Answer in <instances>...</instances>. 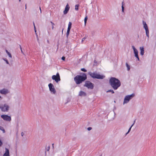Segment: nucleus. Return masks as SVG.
<instances>
[{"label":"nucleus","mask_w":156,"mask_h":156,"mask_svg":"<svg viewBox=\"0 0 156 156\" xmlns=\"http://www.w3.org/2000/svg\"><path fill=\"white\" fill-rule=\"evenodd\" d=\"M87 76L84 73H81L80 75H77L74 78V80L76 84H79L84 82L87 79Z\"/></svg>","instance_id":"1"},{"label":"nucleus","mask_w":156,"mask_h":156,"mask_svg":"<svg viewBox=\"0 0 156 156\" xmlns=\"http://www.w3.org/2000/svg\"><path fill=\"white\" fill-rule=\"evenodd\" d=\"M109 83L114 90H116L121 85L120 81L115 77H111L109 80Z\"/></svg>","instance_id":"2"},{"label":"nucleus","mask_w":156,"mask_h":156,"mask_svg":"<svg viewBox=\"0 0 156 156\" xmlns=\"http://www.w3.org/2000/svg\"><path fill=\"white\" fill-rule=\"evenodd\" d=\"M88 74L93 78L98 79H103L105 77V76L102 75H100L96 72L91 73L90 72Z\"/></svg>","instance_id":"3"},{"label":"nucleus","mask_w":156,"mask_h":156,"mask_svg":"<svg viewBox=\"0 0 156 156\" xmlns=\"http://www.w3.org/2000/svg\"><path fill=\"white\" fill-rule=\"evenodd\" d=\"M9 108V106L6 104L4 105L0 104V109L3 112H8Z\"/></svg>","instance_id":"4"},{"label":"nucleus","mask_w":156,"mask_h":156,"mask_svg":"<svg viewBox=\"0 0 156 156\" xmlns=\"http://www.w3.org/2000/svg\"><path fill=\"white\" fill-rule=\"evenodd\" d=\"M52 79L54 80L56 83H58L60 80V76L58 73H56V75H54L52 76Z\"/></svg>","instance_id":"5"},{"label":"nucleus","mask_w":156,"mask_h":156,"mask_svg":"<svg viewBox=\"0 0 156 156\" xmlns=\"http://www.w3.org/2000/svg\"><path fill=\"white\" fill-rule=\"evenodd\" d=\"M134 96V94H132L130 95L126 96L124 98L123 103L125 104L127 103L129 100Z\"/></svg>","instance_id":"6"},{"label":"nucleus","mask_w":156,"mask_h":156,"mask_svg":"<svg viewBox=\"0 0 156 156\" xmlns=\"http://www.w3.org/2000/svg\"><path fill=\"white\" fill-rule=\"evenodd\" d=\"M84 86L88 88H90V89H92L94 87L93 84L89 81H86Z\"/></svg>","instance_id":"7"},{"label":"nucleus","mask_w":156,"mask_h":156,"mask_svg":"<svg viewBox=\"0 0 156 156\" xmlns=\"http://www.w3.org/2000/svg\"><path fill=\"white\" fill-rule=\"evenodd\" d=\"M48 87L50 91L53 94H55L56 93V91L53 84L51 83H49L48 84Z\"/></svg>","instance_id":"8"},{"label":"nucleus","mask_w":156,"mask_h":156,"mask_svg":"<svg viewBox=\"0 0 156 156\" xmlns=\"http://www.w3.org/2000/svg\"><path fill=\"white\" fill-rule=\"evenodd\" d=\"M1 118L4 120L7 121H10L11 120V118L10 116L7 115H3L1 116Z\"/></svg>","instance_id":"9"},{"label":"nucleus","mask_w":156,"mask_h":156,"mask_svg":"<svg viewBox=\"0 0 156 156\" xmlns=\"http://www.w3.org/2000/svg\"><path fill=\"white\" fill-rule=\"evenodd\" d=\"M132 48L133 49L134 53L135 54V56L137 58L138 60H139V58L138 55V51L135 48L134 46H133Z\"/></svg>","instance_id":"10"},{"label":"nucleus","mask_w":156,"mask_h":156,"mask_svg":"<svg viewBox=\"0 0 156 156\" xmlns=\"http://www.w3.org/2000/svg\"><path fill=\"white\" fill-rule=\"evenodd\" d=\"M8 90L6 89H3L0 90V93L2 94L6 95L9 93Z\"/></svg>","instance_id":"11"},{"label":"nucleus","mask_w":156,"mask_h":156,"mask_svg":"<svg viewBox=\"0 0 156 156\" xmlns=\"http://www.w3.org/2000/svg\"><path fill=\"white\" fill-rule=\"evenodd\" d=\"M69 9V7L68 4H67L65 8V9L64 11V13L65 14H67Z\"/></svg>","instance_id":"12"},{"label":"nucleus","mask_w":156,"mask_h":156,"mask_svg":"<svg viewBox=\"0 0 156 156\" xmlns=\"http://www.w3.org/2000/svg\"><path fill=\"white\" fill-rule=\"evenodd\" d=\"M5 152L3 156H9V151L8 149L5 148Z\"/></svg>","instance_id":"13"},{"label":"nucleus","mask_w":156,"mask_h":156,"mask_svg":"<svg viewBox=\"0 0 156 156\" xmlns=\"http://www.w3.org/2000/svg\"><path fill=\"white\" fill-rule=\"evenodd\" d=\"M140 54L143 55L144 54V48L143 47H140Z\"/></svg>","instance_id":"14"},{"label":"nucleus","mask_w":156,"mask_h":156,"mask_svg":"<svg viewBox=\"0 0 156 156\" xmlns=\"http://www.w3.org/2000/svg\"><path fill=\"white\" fill-rule=\"evenodd\" d=\"M143 23L144 25V27L145 30L148 29V27L146 23L144 21H143Z\"/></svg>","instance_id":"15"},{"label":"nucleus","mask_w":156,"mask_h":156,"mask_svg":"<svg viewBox=\"0 0 156 156\" xmlns=\"http://www.w3.org/2000/svg\"><path fill=\"white\" fill-rule=\"evenodd\" d=\"M79 95L80 96H85L86 95V94L84 92L80 91V92Z\"/></svg>","instance_id":"16"},{"label":"nucleus","mask_w":156,"mask_h":156,"mask_svg":"<svg viewBox=\"0 0 156 156\" xmlns=\"http://www.w3.org/2000/svg\"><path fill=\"white\" fill-rule=\"evenodd\" d=\"M145 30V31H146V36L148 37H149V31L148 29H146Z\"/></svg>","instance_id":"17"},{"label":"nucleus","mask_w":156,"mask_h":156,"mask_svg":"<svg viewBox=\"0 0 156 156\" xmlns=\"http://www.w3.org/2000/svg\"><path fill=\"white\" fill-rule=\"evenodd\" d=\"M135 120H134V122L132 124V125L131 126H130V128H129V130L128 131V132L126 134L128 133L131 130V128L133 126V125H134L135 123Z\"/></svg>","instance_id":"18"},{"label":"nucleus","mask_w":156,"mask_h":156,"mask_svg":"<svg viewBox=\"0 0 156 156\" xmlns=\"http://www.w3.org/2000/svg\"><path fill=\"white\" fill-rule=\"evenodd\" d=\"M70 29H71L68 28L67 31L66 32V35L67 36H68L69 34V31L70 30Z\"/></svg>","instance_id":"19"},{"label":"nucleus","mask_w":156,"mask_h":156,"mask_svg":"<svg viewBox=\"0 0 156 156\" xmlns=\"http://www.w3.org/2000/svg\"><path fill=\"white\" fill-rule=\"evenodd\" d=\"M71 26H72V23L69 22V23L68 24V28H70L71 29Z\"/></svg>","instance_id":"20"},{"label":"nucleus","mask_w":156,"mask_h":156,"mask_svg":"<svg viewBox=\"0 0 156 156\" xmlns=\"http://www.w3.org/2000/svg\"><path fill=\"white\" fill-rule=\"evenodd\" d=\"M126 65L127 68L128 70H129L130 69V67L129 65L127 63H126Z\"/></svg>","instance_id":"21"},{"label":"nucleus","mask_w":156,"mask_h":156,"mask_svg":"<svg viewBox=\"0 0 156 156\" xmlns=\"http://www.w3.org/2000/svg\"><path fill=\"white\" fill-rule=\"evenodd\" d=\"M0 129L3 131V133H5V130L3 127L0 126Z\"/></svg>","instance_id":"22"},{"label":"nucleus","mask_w":156,"mask_h":156,"mask_svg":"<svg viewBox=\"0 0 156 156\" xmlns=\"http://www.w3.org/2000/svg\"><path fill=\"white\" fill-rule=\"evenodd\" d=\"M79 5H76L75 6V9L77 10L78 9Z\"/></svg>","instance_id":"23"},{"label":"nucleus","mask_w":156,"mask_h":156,"mask_svg":"<svg viewBox=\"0 0 156 156\" xmlns=\"http://www.w3.org/2000/svg\"><path fill=\"white\" fill-rule=\"evenodd\" d=\"M87 19V16H86L85 17V18H84V23H85V24H86V23Z\"/></svg>","instance_id":"24"},{"label":"nucleus","mask_w":156,"mask_h":156,"mask_svg":"<svg viewBox=\"0 0 156 156\" xmlns=\"http://www.w3.org/2000/svg\"><path fill=\"white\" fill-rule=\"evenodd\" d=\"M107 92H112V94H113L114 93V91L112 90H108L107 91Z\"/></svg>","instance_id":"25"},{"label":"nucleus","mask_w":156,"mask_h":156,"mask_svg":"<svg viewBox=\"0 0 156 156\" xmlns=\"http://www.w3.org/2000/svg\"><path fill=\"white\" fill-rule=\"evenodd\" d=\"M81 70L82 71L84 72H86L87 71V70H86L84 68H81Z\"/></svg>","instance_id":"26"},{"label":"nucleus","mask_w":156,"mask_h":156,"mask_svg":"<svg viewBox=\"0 0 156 156\" xmlns=\"http://www.w3.org/2000/svg\"><path fill=\"white\" fill-rule=\"evenodd\" d=\"M7 54L9 56V57L12 58L11 55L9 52H8V53H7Z\"/></svg>","instance_id":"27"},{"label":"nucleus","mask_w":156,"mask_h":156,"mask_svg":"<svg viewBox=\"0 0 156 156\" xmlns=\"http://www.w3.org/2000/svg\"><path fill=\"white\" fill-rule=\"evenodd\" d=\"M122 11L123 12L124 11V7L123 6V4H122Z\"/></svg>","instance_id":"28"},{"label":"nucleus","mask_w":156,"mask_h":156,"mask_svg":"<svg viewBox=\"0 0 156 156\" xmlns=\"http://www.w3.org/2000/svg\"><path fill=\"white\" fill-rule=\"evenodd\" d=\"M92 129V128L91 127H88L87 128V129L88 130H91Z\"/></svg>","instance_id":"29"},{"label":"nucleus","mask_w":156,"mask_h":156,"mask_svg":"<svg viewBox=\"0 0 156 156\" xmlns=\"http://www.w3.org/2000/svg\"><path fill=\"white\" fill-rule=\"evenodd\" d=\"M4 60H5V61H6V63L7 64H9V62L7 60H5V59H4Z\"/></svg>","instance_id":"30"},{"label":"nucleus","mask_w":156,"mask_h":156,"mask_svg":"<svg viewBox=\"0 0 156 156\" xmlns=\"http://www.w3.org/2000/svg\"><path fill=\"white\" fill-rule=\"evenodd\" d=\"M65 57H64V56L62 57V60H65Z\"/></svg>","instance_id":"31"},{"label":"nucleus","mask_w":156,"mask_h":156,"mask_svg":"<svg viewBox=\"0 0 156 156\" xmlns=\"http://www.w3.org/2000/svg\"><path fill=\"white\" fill-rule=\"evenodd\" d=\"M20 50H21V51L22 53H23V51H22V48H21V47L20 45Z\"/></svg>","instance_id":"32"},{"label":"nucleus","mask_w":156,"mask_h":156,"mask_svg":"<svg viewBox=\"0 0 156 156\" xmlns=\"http://www.w3.org/2000/svg\"><path fill=\"white\" fill-rule=\"evenodd\" d=\"M85 39H86V38L85 37H84V38H83L82 40V41L83 42V41H84Z\"/></svg>","instance_id":"33"},{"label":"nucleus","mask_w":156,"mask_h":156,"mask_svg":"<svg viewBox=\"0 0 156 156\" xmlns=\"http://www.w3.org/2000/svg\"><path fill=\"white\" fill-rule=\"evenodd\" d=\"M2 143L1 140H0V147L2 146Z\"/></svg>","instance_id":"34"},{"label":"nucleus","mask_w":156,"mask_h":156,"mask_svg":"<svg viewBox=\"0 0 156 156\" xmlns=\"http://www.w3.org/2000/svg\"><path fill=\"white\" fill-rule=\"evenodd\" d=\"M51 24H52V26H54V23H53L51 21Z\"/></svg>","instance_id":"35"},{"label":"nucleus","mask_w":156,"mask_h":156,"mask_svg":"<svg viewBox=\"0 0 156 156\" xmlns=\"http://www.w3.org/2000/svg\"><path fill=\"white\" fill-rule=\"evenodd\" d=\"M34 28H35V32H36V30H35V26L34 23Z\"/></svg>","instance_id":"36"},{"label":"nucleus","mask_w":156,"mask_h":156,"mask_svg":"<svg viewBox=\"0 0 156 156\" xmlns=\"http://www.w3.org/2000/svg\"><path fill=\"white\" fill-rule=\"evenodd\" d=\"M21 136H23V132H22L21 133Z\"/></svg>","instance_id":"37"},{"label":"nucleus","mask_w":156,"mask_h":156,"mask_svg":"<svg viewBox=\"0 0 156 156\" xmlns=\"http://www.w3.org/2000/svg\"><path fill=\"white\" fill-rule=\"evenodd\" d=\"M39 8H40V12H41V8L40 7Z\"/></svg>","instance_id":"38"},{"label":"nucleus","mask_w":156,"mask_h":156,"mask_svg":"<svg viewBox=\"0 0 156 156\" xmlns=\"http://www.w3.org/2000/svg\"><path fill=\"white\" fill-rule=\"evenodd\" d=\"M5 51L7 54L8 53V52H9L7 50H6Z\"/></svg>","instance_id":"39"},{"label":"nucleus","mask_w":156,"mask_h":156,"mask_svg":"<svg viewBox=\"0 0 156 156\" xmlns=\"http://www.w3.org/2000/svg\"><path fill=\"white\" fill-rule=\"evenodd\" d=\"M5 51L7 54L8 53V52H9L7 50H6Z\"/></svg>","instance_id":"40"},{"label":"nucleus","mask_w":156,"mask_h":156,"mask_svg":"<svg viewBox=\"0 0 156 156\" xmlns=\"http://www.w3.org/2000/svg\"><path fill=\"white\" fill-rule=\"evenodd\" d=\"M54 26H52V29H54Z\"/></svg>","instance_id":"41"},{"label":"nucleus","mask_w":156,"mask_h":156,"mask_svg":"<svg viewBox=\"0 0 156 156\" xmlns=\"http://www.w3.org/2000/svg\"><path fill=\"white\" fill-rule=\"evenodd\" d=\"M2 99V97H1V96H0V99Z\"/></svg>","instance_id":"42"},{"label":"nucleus","mask_w":156,"mask_h":156,"mask_svg":"<svg viewBox=\"0 0 156 156\" xmlns=\"http://www.w3.org/2000/svg\"><path fill=\"white\" fill-rule=\"evenodd\" d=\"M25 8L26 9V7Z\"/></svg>","instance_id":"43"},{"label":"nucleus","mask_w":156,"mask_h":156,"mask_svg":"<svg viewBox=\"0 0 156 156\" xmlns=\"http://www.w3.org/2000/svg\"><path fill=\"white\" fill-rule=\"evenodd\" d=\"M63 29H62V32H63Z\"/></svg>","instance_id":"44"},{"label":"nucleus","mask_w":156,"mask_h":156,"mask_svg":"<svg viewBox=\"0 0 156 156\" xmlns=\"http://www.w3.org/2000/svg\"><path fill=\"white\" fill-rule=\"evenodd\" d=\"M48 43H49V41H48Z\"/></svg>","instance_id":"45"},{"label":"nucleus","mask_w":156,"mask_h":156,"mask_svg":"<svg viewBox=\"0 0 156 156\" xmlns=\"http://www.w3.org/2000/svg\"><path fill=\"white\" fill-rule=\"evenodd\" d=\"M21 0H19V1L20 2Z\"/></svg>","instance_id":"46"}]
</instances>
